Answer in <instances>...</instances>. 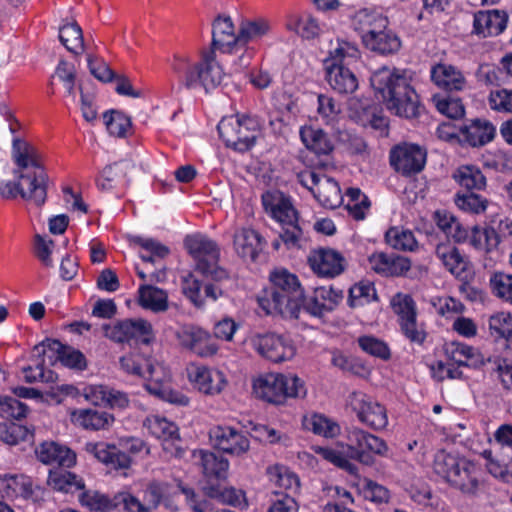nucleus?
Instances as JSON below:
<instances>
[{
	"instance_id": "dca6fc26",
	"label": "nucleus",
	"mask_w": 512,
	"mask_h": 512,
	"mask_svg": "<svg viewBox=\"0 0 512 512\" xmlns=\"http://www.w3.org/2000/svg\"><path fill=\"white\" fill-rule=\"evenodd\" d=\"M13 175L21 182L20 196L37 207L45 204L49 177L44 168L33 171L13 170Z\"/></svg>"
},
{
	"instance_id": "c85d7f7f",
	"label": "nucleus",
	"mask_w": 512,
	"mask_h": 512,
	"mask_svg": "<svg viewBox=\"0 0 512 512\" xmlns=\"http://www.w3.org/2000/svg\"><path fill=\"white\" fill-rule=\"evenodd\" d=\"M431 79L441 89L462 91L467 85L463 73L453 65L439 63L431 68Z\"/></svg>"
},
{
	"instance_id": "f03ea898",
	"label": "nucleus",
	"mask_w": 512,
	"mask_h": 512,
	"mask_svg": "<svg viewBox=\"0 0 512 512\" xmlns=\"http://www.w3.org/2000/svg\"><path fill=\"white\" fill-rule=\"evenodd\" d=\"M348 443L341 445V449L330 447H314L315 453L335 466L355 475L357 466L351 460H357L365 465H373V455L385 456L388 452L386 442L360 428H352L347 435Z\"/></svg>"
},
{
	"instance_id": "6ab92c4d",
	"label": "nucleus",
	"mask_w": 512,
	"mask_h": 512,
	"mask_svg": "<svg viewBox=\"0 0 512 512\" xmlns=\"http://www.w3.org/2000/svg\"><path fill=\"white\" fill-rule=\"evenodd\" d=\"M343 298V290L333 286H320L314 289L310 298L304 297L302 310L314 317H322L334 311Z\"/></svg>"
},
{
	"instance_id": "0eeeda50",
	"label": "nucleus",
	"mask_w": 512,
	"mask_h": 512,
	"mask_svg": "<svg viewBox=\"0 0 512 512\" xmlns=\"http://www.w3.org/2000/svg\"><path fill=\"white\" fill-rule=\"evenodd\" d=\"M262 204L265 211L280 224L279 237L287 248L299 247L303 229L290 197L277 190L266 191L262 195Z\"/></svg>"
},
{
	"instance_id": "a18cd8bd",
	"label": "nucleus",
	"mask_w": 512,
	"mask_h": 512,
	"mask_svg": "<svg viewBox=\"0 0 512 512\" xmlns=\"http://www.w3.org/2000/svg\"><path fill=\"white\" fill-rule=\"evenodd\" d=\"M59 40L69 52L75 55L81 54L84 50L82 29L76 22L60 27Z\"/></svg>"
},
{
	"instance_id": "4468645a",
	"label": "nucleus",
	"mask_w": 512,
	"mask_h": 512,
	"mask_svg": "<svg viewBox=\"0 0 512 512\" xmlns=\"http://www.w3.org/2000/svg\"><path fill=\"white\" fill-rule=\"evenodd\" d=\"M250 341L252 347L262 357L275 363L290 360L296 353L291 339L273 332L255 334Z\"/></svg>"
},
{
	"instance_id": "1a4fd4ad",
	"label": "nucleus",
	"mask_w": 512,
	"mask_h": 512,
	"mask_svg": "<svg viewBox=\"0 0 512 512\" xmlns=\"http://www.w3.org/2000/svg\"><path fill=\"white\" fill-rule=\"evenodd\" d=\"M184 245L195 260V270L214 282L229 279L226 269L218 265L220 248L217 243L202 234L188 235Z\"/></svg>"
},
{
	"instance_id": "f704fd0d",
	"label": "nucleus",
	"mask_w": 512,
	"mask_h": 512,
	"mask_svg": "<svg viewBox=\"0 0 512 512\" xmlns=\"http://www.w3.org/2000/svg\"><path fill=\"white\" fill-rule=\"evenodd\" d=\"M388 23L387 17L380 12L367 8L357 11L352 18V27L360 34L362 42L367 35H372L376 30L386 28Z\"/></svg>"
},
{
	"instance_id": "680f3d73",
	"label": "nucleus",
	"mask_w": 512,
	"mask_h": 512,
	"mask_svg": "<svg viewBox=\"0 0 512 512\" xmlns=\"http://www.w3.org/2000/svg\"><path fill=\"white\" fill-rule=\"evenodd\" d=\"M490 286L495 296L512 304V274L494 273L490 278Z\"/></svg>"
},
{
	"instance_id": "8fccbe9b",
	"label": "nucleus",
	"mask_w": 512,
	"mask_h": 512,
	"mask_svg": "<svg viewBox=\"0 0 512 512\" xmlns=\"http://www.w3.org/2000/svg\"><path fill=\"white\" fill-rule=\"evenodd\" d=\"M31 438H33V435L29 429L23 425L14 422L0 423V441L7 445L14 446Z\"/></svg>"
},
{
	"instance_id": "603ef678",
	"label": "nucleus",
	"mask_w": 512,
	"mask_h": 512,
	"mask_svg": "<svg viewBox=\"0 0 512 512\" xmlns=\"http://www.w3.org/2000/svg\"><path fill=\"white\" fill-rule=\"evenodd\" d=\"M348 199L346 208L355 220H363L370 207L368 197L359 188H349L346 192Z\"/></svg>"
},
{
	"instance_id": "4be33fe9",
	"label": "nucleus",
	"mask_w": 512,
	"mask_h": 512,
	"mask_svg": "<svg viewBox=\"0 0 512 512\" xmlns=\"http://www.w3.org/2000/svg\"><path fill=\"white\" fill-rule=\"evenodd\" d=\"M34 351H36L39 356L45 355L47 351H51L56 354V358L61 361L64 366L79 370L86 368V360L83 353L55 339L44 340L34 347Z\"/></svg>"
},
{
	"instance_id": "20e7f679",
	"label": "nucleus",
	"mask_w": 512,
	"mask_h": 512,
	"mask_svg": "<svg viewBox=\"0 0 512 512\" xmlns=\"http://www.w3.org/2000/svg\"><path fill=\"white\" fill-rule=\"evenodd\" d=\"M172 68L187 89L201 86L206 92L218 87L225 76L213 49L204 52L201 61L196 64L190 63L184 56H176Z\"/></svg>"
},
{
	"instance_id": "7c9ffc66",
	"label": "nucleus",
	"mask_w": 512,
	"mask_h": 512,
	"mask_svg": "<svg viewBox=\"0 0 512 512\" xmlns=\"http://www.w3.org/2000/svg\"><path fill=\"white\" fill-rule=\"evenodd\" d=\"M445 354L458 366L477 369L485 365V358L476 348L461 342L447 343Z\"/></svg>"
},
{
	"instance_id": "338daca9",
	"label": "nucleus",
	"mask_w": 512,
	"mask_h": 512,
	"mask_svg": "<svg viewBox=\"0 0 512 512\" xmlns=\"http://www.w3.org/2000/svg\"><path fill=\"white\" fill-rule=\"evenodd\" d=\"M115 509H122L124 512H150L145 502L129 492H120L114 496Z\"/></svg>"
},
{
	"instance_id": "7ed1b4c3",
	"label": "nucleus",
	"mask_w": 512,
	"mask_h": 512,
	"mask_svg": "<svg viewBox=\"0 0 512 512\" xmlns=\"http://www.w3.org/2000/svg\"><path fill=\"white\" fill-rule=\"evenodd\" d=\"M271 286L259 298L260 307L268 315L297 319L302 311L304 289L298 277L286 269H277L270 274Z\"/></svg>"
},
{
	"instance_id": "a878e982",
	"label": "nucleus",
	"mask_w": 512,
	"mask_h": 512,
	"mask_svg": "<svg viewBox=\"0 0 512 512\" xmlns=\"http://www.w3.org/2000/svg\"><path fill=\"white\" fill-rule=\"evenodd\" d=\"M265 240L254 229L239 228L233 236V248L236 254L244 259L255 261L259 253L263 250Z\"/></svg>"
},
{
	"instance_id": "bf43d9fd",
	"label": "nucleus",
	"mask_w": 512,
	"mask_h": 512,
	"mask_svg": "<svg viewBox=\"0 0 512 512\" xmlns=\"http://www.w3.org/2000/svg\"><path fill=\"white\" fill-rule=\"evenodd\" d=\"M403 336L412 344L422 346L427 338L426 326L418 322L417 317L406 319L398 324Z\"/></svg>"
},
{
	"instance_id": "2f4dec72",
	"label": "nucleus",
	"mask_w": 512,
	"mask_h": 512,
	"mask_svg": "<svg viewBox=\"0 0 512 512\" xmlns=\"http://www.w3.org/2000/svg\"><path fill=\"white\" fill-rule=\"evenodd\" d=\"M71 422L85 430H101L108 428L114 421V417L97 409H76L70 414Z\"/></svg>"
},
{
	"instance_id": "79ce46f5",
	"label": "nucleus",
	"mask_w": 512,
	"mask_h": 512,
	"mask_svg": "<svg viewBox=\"0 0 512 512\" xmlns=\"http://www.w3.org/2000/svg\"><path fill=\"white\" fill-rule=\"evenodd\" d=\"M138 293L139 303L143 308L153 312H163L168 309V295L164 290L152 285H142Z\"/></svg>"
},
{
	"instance_id": "473e14b6",
	"label": "nucleus",
	"mask_w": 512,
	"mask_h": 512,
	"mask_svg": "<svg viewBox=\"0 0 512 512\" xmlns=\"http://www.w3.org/2000/svg\"><path fill=\"white\" fill-rule=\"evenodd\" d=\"M12 158L17 168L15 170L41 169L42 158L38 150L30 143L20 138H14L12 142Z\"/></svg>"
},
{
	"instance_id": "37998d69",
	"label": "nucleus",
	"mask_w": 512,
	"mask_h": 512,
	"mask_svg": "<svg viewBox=\"0 0 512 512\" xmlns=\"http://www.w3.org/2000/svg\"><path fill=\"white\" fill-rule=\"evenodd\" d=\"M314 196L323 207L329 209L339 207L343 201V196L338 182L327 176H324V179L316 189Z\"/></svg>"
},
{
	"instance_id": "412c9836",
	"label": "nucleus",
	"mask_w": 512,
	"mask_h": 512,
	"mask_svg": "<svg viewBox=\"0 0 512 512\" xmlns=\"http://www.w3.org/2000/svg\"><path fill=\"white\" fill-rule=\"evenodd\" d=\"M179 344L201 357L214 355L218 347L210 341V335L197 326H185L177 332Z\"/></svg>"
},
{
	"instance_id": "9b49d317",
	"label": "nucleus",
	"mask_w": 512,
	"mask_h": 512,
	"mask_svg": "<svg viewBox=\"0 0 512 512\" xmlns=\"http://www.w3.org/2000/svg\"><path fill=\"white\" fill-rule=\"evenodd\" d=\"M260 129V119L250 115L225 117L217 125L226 146L239 152H246L255 145Z\"/></svg>"
},
{
	"instance_id": "bb28decb",
	"label": "nucleus",
	"mask_w": 512,
	"mask_h": 512,
	"mask_svg": "<svg viewBox=\"0 0 512 512\" xmlns=\"http://www.w3.org/2000/svg\"><path fill=\"white\" fill-rule=\"evenodd\" d=\"M435 254L451 274L460 280L468 279L469 261L456 246L449 242L439 243L435 248Z\"/></svg>"
},
{
	"instance_id": "09e8293b",
	"label": "nucleus",
	"mask_w": 512,
	"mask_h": 512,
	"mask_svg": "<svg viewBox=\"0 0 512 512\" xmlns=\"http://www.w3.org/2000/svg\"><path fill=\"white\" fill-rule=\"evenodd\" d=\"M372 301H378V295L372 283L360 282L349 289L348 305L351 308L363 306Z\"/></svg>"
},
{
	"instance_id": "e433bc0d",
	"label": "nucleus",
	"mask_w": 512,
	"mask_h": 512,
	"mask_svg": "<svg viewBox=\"0 0 512 512\" xmlns=\"http://www.w3.org/2000/svg\"><path fill=\"white\" fill-rule=\"evenodd\" d=\"M300 138L305 147L316 155H329L334 150L330 137L320 128L303 126L300 128Z\"/></svg>"
},
{
	"instance_id": "4d7b16f0",
	"label": "nucleus",
	"mask_w": 512,
	"mask_h": 512,
	"mask_svg": "<svg viewBox=\"0 0 512 512\" xmlns=\"http://www.w3.org/2000/svg\"><path fill=\"white\" fill-rule=\"evenodd\" d=\"M107 131L110 135L124 137L131 126V120L122 112L111 110L103 115Z\"/></svg>"
},
{
	"instance_id": "13d9d810",
	"label": "nucleus",
	"mask_w": 512,
	"mask_h": 512,
	"mask_svg": "<svg viewBox=\"0 0 512 512\" xmlns=\"http://www.w3.org/2000/svg\"><path fill=\"white\" fill-rule=\"evenodd\" d=\"M489 329L491 335L504 338L507 342L512 343V315L501 312L491 316Z\"/></svg>"
},
{
	"instance_id": "f8f14e48",
	"label": "nucleus",
	"mask_w": 512,
	"mask_h": 512,
	"mask_svg": "<svg viewBox=\"0 0 512 512\" xmlns=\"http://www.w3.org/2000/svg\"><path fill=\"white\" fill-rule=\"evenodd\" d=\"M104 334L116 343H128L132 341L149 344L153 339V328L145 319H124L113 324L103 325Z\"/></svg>"
},
{
	"instance_id": "49530a36",
	"label": "nucleus",
	"mask_w": 512,
	"mask_h": 512,
	"mask_svg": "<svg viewBox=\"0 0 512 512\" xmlns=\"http://www.w3.org/2000/svg\"><path fill=\"white\" fill-rule=\"evenodd\" d=\"M79 502L93 512H110L115 509L114 497L111 499L95 490L83 491L79 495Z\"/></svg>"
},
{
	"instance_id": "864d4df0",
	"label": "nucleus",
	"mask_w": 512,
	"mask_h": 512,
	"mask_svg": "<svg viewBox=\"0 0 512 512\" xmlns=\"http://www.w3.org/2000/svg\"><path fill=\"white\" fill-rule=\"evenodd\" d=\"M391 307L398 317V324L417 317V307L412 296L403 293H397L391 299Z\"/></svg>"
},
{
	"instance_id": "3c124183",
	"label": "nucleus",
	"mask_w": 512,
	"mask_h": 512,
	"mask_svg": "<svg viewBox=\"0 0 512 512\" xmlns=\"http://www.w3.org/2000/svg\"><path fill=\"white\" fill-rule=\"evenodd\" d=\"M358 345L363 352L383 361L391 358V350L388 344L372 335H363L357 339Z\"/></svg>"
},
{
	"instance_id": "58836bf2",
	"label": "nucleus",
	"mask_w": 512,
	"mask_h": 512,
	"mask_svg": "<svg viewBox=\"0 0 512 512\" xmlns=\"http://www.w3.org/2000/svg\"><path fill=\"white\" fill-rule=\"evenodd\" d=\"M145 426L150 433L158 439L163 440L164 449H168V444L174 445L175 441H179V429L174 422L160 416L148 417Z\"/></svg>"
},
{
	"instance_id": "774afa93",
	"label": "nucleus",
	"mask_w": 512,
	"mask_h": 512,
	"mask_svg": "<svg viewBox=\"0 0 512 512\" xmlns=\"http://www.w3.org/2000/svg\"><path fill=\"white\" fill-rule=\"evenodd\" d=\"M488 105L494 111L512 113V90H492L488 96Z\"/></svg>"
},
{
	"instance_id": "c9c22d12",
	"label": "nucleus",
	"mask_w": 512,
	"mask_h": 512,
	"mask_svg": "<svg viewBox=\"0 0 512 512\" xmlns=\"http://www.w3.org/2000/svg\"><path fill=\"white\" fill-rule=\"evenodd\" d=\"M362 43L367 49L382 55L393 54L401 46L399 37L387 27L367 35Z\"/></svg>"
},
{
	"instance_id": "f257e3e1",
	"label": "nucleus",
	"mask_w": 512,
	"mask_h": 512,
	"mask_svg": "<svg viewBox=\"0 0 512 512\" xmlns=\"http://www.w3.org/2000/svg\"><path fill=\"white\" fill-rule=\"evenodd\" d=\"M370 83L386 108L399 117L417 118L422 108L419 96L410 84L405 71L382 67L374 71Z\"/></svg>"
},
{
	"instance_id": "5fc2aeb1",
	"label": "nucleus",
	"mask_w": 512,
	"mask_h": 512,
	"mask_svg": "<svg viewBox=\"0 0 512 512\" xmlns=\"http://www.w3.org/2000/svg\"><path fill=\"white\" fill-rule=\"evenodd\" d=\"M454 202L460 210L473 214L483 213L488 205L486 198L471 191L456 194Z\"/></svg>"
},
{
	"instance_id": "5701e85b",
	"label": "nucleus",
	"mask_w": 512,
	"mask_h": 512,
	"mask_svg": "<svg viewBox=\"0 0 512 512\" xmlns=\"http://www.w3.org/2000/svg\"><path fill=\"white\" fill-rule=\"evenodd\" d=\"M508 15L502 10L478 11L474 14L473 33L483 38L498 36L507 26Z\"/></svg>"
},
{
	"instance_id": "423d86ee",
	"label": "nucleus",
	"mask_w": 512,
	"mask_h": 512,
	"mask_svg": "<svg viewBox=\"0 0 512 512\" xmlns=\"http://www.w3.org/2000/svg\"><path fill=\"white\" fill-rule=\"evenodd\" d=\"M434 471L452 487L467 495H476L480 487L479 467L465 459L440 451L436 454Z\"/></svg>"
},
{
	"instance_id": "393cba45",
	"label": "nucleus",
	"mask_w": 512,
	"mask_h": 512,
	"mask_svg": "<svg viewBox=\"0 0 512 512\" xmlns=\"http://www.w3.org/2000/svg\"><path fill=\"white\" fill-rule=\"evenodd\" d=\"M192 457L208 481L223 480L227 477L229 461L223 456L208 450L199 449L193 451Z\"/></svg>"
},
{
	"instance_id": "c756f323",
	"label": "nucleus",
	"mask_w": 512,
	"mask_h": 512,
	"mask_svg": "<svg viewBox=\"0 0 512 512\" xmlns=\"http://www.w3.org/2000/svg\"><path fill=\"white\" fill-rule=\"evenodd\" d=\"M36 455L46 465L70 468L76 462V455L71 449L55 442L42 443L36 449Z\"/></svg>"
},
{
	"instance_id": "b1692460",
	"label": "nucleus",
	"mask_w": 512,
	"mask_h": 512,
	"mask_svg": "<svg viewBox=\"0 0 512 512\" xmlns=\"http://www.w3.org/2000/svg\"><path fill=\"white\" fill-rule=\"evenodd\" d=\"M135 167V163L129 159H122L106 165L97 179L98 188L103 191H109L117 185L128 184Z\"/></svg>"
},
{
	"instance_id": "052dcab7",
	"label": "nucleus",
	"mask_w": 512,
	"mask_h": 512,
	"mask_svg": "<svg viewBox=\"0 0 512 512\" xmlns=\"http://www.w3.org/2000/svg\"><path fill=\"white\" fill-rule=\"evenodd\" d=\"M168 491V484L153 480L149 482L144 490V502L150 508V512H154L164 501Z\"/></svg>"
},
{
	"instance_id": "ddd939ff",
	"label": "nucleus",
	"mask_w": 512,
	"mask_h": 512,
	"mask_svg": "<svg viewBox=\"0 0 512 512\" xmlns=\"http://www.w3.org/2000/svg\"><path fill=\"white\" fill-rule=\"evenodd\" d=\"M348 405L358 420L373 430L384 429L388 424L386 408L371 396L354 391L348 397Z\"/></svg>"
},
{
	"instance_id": "72a5a7b5",
	"label": "nucleus",
	"mask_w": 512,
	"mask_h": 512,
	"mask_svg": "<svg viewBox=\"0 0 512 512\" xmlns=\"http://www.w3.org/2000/svg\"><path fill=\"white\" fill-rule=\"evenodd\" d=\"M212 49L225 50L239 45V33L235 34L234 25L229 16L219 15L212 24Z\"/></svg>"
},
{
	"instance_id": "0e129e2a",
	"label": "nucleus",
	"mask_w": 512,
	"mask_h": 512,
	"mask_svg": "<svg viewBox=\"0 0 512 512\" xmlns=\"http://www.w3.org/2000/svg\"><path fill=\"white\" fill-rule=\"evenodd\" d=\"M270 26L265 20L242 22L239 28V45H245L250 40L265 35Z\"/></svg>"
},
{
	"instance_id": "69168bd1",
	"label": "nucleus",
	"mask_w": 512,
	"mask_h": 512,
	"mask_svg": "<svg viewBox=\"0 0 512 512\" xmlns=\"http://www.w3.org/2000/svg\"><path fill=\"white\" fill-rule=\"evenodd\" d=\"M205 496L215 499L223 504L236 506L241 501V493L234 488H221L220 486L207 485L203 488Z\"/></svg>"
},
{
	"instance_id": "a211bd4d",
	"label": "nucleus",
	"mask_w": 512,
	"mask_h": 512,
	"mask_svg": "<svg viewBox=\"0 0 512 512\" xmlns=\"http://www.w3.org/2000/svg\"><path fill=\"white\" fill-rule=\"evenodd\" d=\"M149 372V382L145 384L146 390L160 399L171 404L186 406L189 403L188 397L170 387V376L166 374L161 365H154L146 362Z\"/></svg>"
},
{
	"instance_id": "39448f33",
	"label": "nucleus",
	"mask_w": 512,
	"mask_h": 512,
	"mask_svg": "<svg viewBox=\"0 0 512 512\" xmlns=\"http://www.w3.org/2000/svg\"><path fill=\"white\" fill-rule=\"evenodd\" d=\"M358 47L351 42L337 39V45L329 51L325 60L326 80L339 94H351L358 88V79L347 67L351 61L359 58Z\"/></svg>"
},
{
	"instance_id": "6e6552de",
	"label": "nucleus",
	"mask_w": 512,
	"mask_h": 512,
	"mask_svg": "<svg viewBox=\"0 0 512 512\" xmlns=\"http://www.w3.org/2000/svg\"><path fill=\"white\" fill-rule=\"evenodd\" d=\"M253 392L268 403L281 405L288 398H304L307 390L304 381L296 375L266 373L253 380Z\"/></svg>"
},
{
	"instance_id": "e2e57ef3",
	"label": "nucleus",
	"mask_w": 512,
	"mask_h": 512,
	"mask_svg": "<svg viewBox=\"0 0 512 512\" xmlns=\"http://www.w3.org/2000/svg\"><path fill=\"white\" fill-rule=\"evenodd\" d=\"M28 406L18 399L10 396L0 397V417L20 420L28 413Z\"/></svg>"
},
{
	"instance_id": "c03bdc74",
	"label": "nucleus",
	"mask_w": 512,
	"mask_h": 512,
	"mask_svg": "<svg viewBox=\"0 0 512 512\" xmlns=\"http://www.w3.org/2000/svg\"><path fill=\"white\" fill-rule=\"evenodd\" d=\"M303 426L314 434L325 438H334L340 434L339 424L322 414H313L310 417H304Z\"/></svg>"
},
{
	"instance_id": "de8ad7c7",
	"label": "nucleus",
	"mask_w": 512,
	"mask_h": 512,
	"mask_svg": "<svg viewBox=\"0 0 512 512\" xmlns=\"http://www.w3.org/2000/svg\"><path fill=\"white\" fill-rule=\"evenodd\" d=\"M385 240L396 250L414 251L417 247L413 232L398 227H391L385 234Z\"/></svg>"
},
{
	"instance_id": "9d476101",
	"label": "nucleus",
	"mask_w": 512,
	"mask_h": 512,
	"mask_svg": "<svg viewBox=\"0 0 512 512\" xmlns=\"http://www.w3.org/2000/svg\"><path fill=\"white\" fill-rule=\"evenodd\" d=\"M85 451L108 468L120 470L131 466V455H138L142 451L149 453V448L142 439L129 437L120 439L119 446L106 442H88Z\"/></svg>"
},
{
	"instance_id": "f3484780",
	"label": "nucleus",
	"mask_w": 512,
	"mask_h": 512,
	"mask_svg": "<svg viewBox=\"0 0 512 512\" xmlns=\"http://www.w3.org/2000/svg\"><path fill=\"white\" fill-rule=\"evenodd\" d=\"M209 439L214 448L233 456H241L250 448L246 433L230 426L211 428Z\"/></svg>"
},
{
	"instance_id": "ea45409f",
	"label": "nucleus",
	"mask_w": 512,
	"mask_h": 512,
	"mask_svg": "<svg viewBox=\"0 0 512 512\" xmlns=\"http://www.w3.org/2000/svg\"><path fill=\"white\" fill-rule=\"evenodd\" d=\"M64 468L65 467H59L55 470H50L48 484L54 490L65 493H73L83 489L85 485L82 478Z\"/></svg>"
},
{
	"instance_id": "4c0bfd02",
	"label": "nucleus",
	"mask_w": 512,
	"mask_h": 512,
	"mask_svg": "<svg viewBox=\"0 0 512 512\" xmlns=\"http://www.w3.org/2000/svg\"><path fill=\"white\" fill-rule=\"evenodd\" d=\"M464 140L473 147L483 146L493 140L496 129L494 125L482 119H474L461 129Z\"/></svg>"
},
{
	"instance_id": "aec40b11",
	"label": "nucleus",
	"mask_w": 512,
	"mask_h": 512,
	"mask_svg": "<svg viewBox=\"0 0 512 512\" xmlns=\"http://www.w3.org/2000/svg\"><path fill=\"white\" fill-rule=\"evenodd\" d=\"M309 264L317 275L334 278L345 270L346 261L338 251L321 248L309 257Z\"/></svg>"
},
{
	"instance_id": "6e6d98bb",
	"label": "nucleus",
	"mask_w": 512,
	"mask_h": 512,
	"mask_svg": "<svg viewBox=\"0 0 512 512\" xmlns=\"http://www.w3.org/2000/svg\"><path fill=\"white\" fill-rule=\"evenodd\" d=\"M433 102L437 110L451 119H459L464 116L465 108L462 100L453 96H434Z\"/></svg>"
},
{
	"instance_id": "a19ab883",
	"label": "nucleus",
	"mask_w": 512,
	"mask_h": 512,
	"mask_svg": "<svg viewBox=\"0 0 512 512\" xmlns=\"http://www.w3.org/2000/svg\"><path fill=\"white\" fill-rule=\"evenodd\" d=\"M454 180L467 192L480 191L486 187V177L475 165H462L453 174Z\"/></svg>"
},
{
	"instance_id": "cd10ccee",
	"label": "nucleus",
	"mask_w": 512,
	"mask_h": 512,
	"mask_svg": "<svg viewBox=\"0 0 512 512\" xmlns=\"http://www.w3.org/2000/svg\"><path fill=\"white\" fill-rule=\"evenodd\" d=\"M189 379L200 392L207 395L219 394L226 385L221 371L205 366L193 367L189 371Z\"/></svg>"
},
{
	"instance_id": "2eb2a0df",
	"label": "nucleus",
	"mask_w": 512,
	"mask_h": 512,
	"mask_svg": "<svg viewBox=\"0 0 512 512\" xmlns=\"http://www.w3.org/2000/svg\"><path fill=\"white\" fill-rule=\"evenodd\" d=\"M427 153L417 144L403 143L393 147L389 159L391 166L404 176L421 172L426 163Z\"/></svg>"
}]
</instances>
